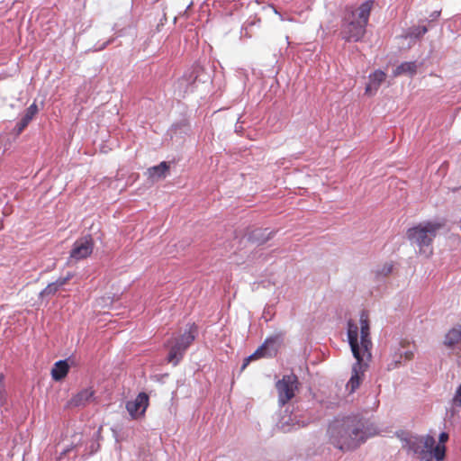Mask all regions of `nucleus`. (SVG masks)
<instances>
[{
    "mask_svg": "<svg viewBox=\"0 0 461 461\" xmlns=\"http://www.w3.org/2000/svg\"><path fill=\"white\" fill-rule=\"evenodd\" d=\"M360 327L352 321L348 322V340L356 359L352 366L351 376L347 383V390L352 393L360 385L366 371L372 358V341L370 339V328L368 316L362 312L359 319Z\"/></svg>",
    "mask_w": 461,
    "mask_h": 461,
    "instance_id": "obj_1",
    "label": "nucleus"
},
{
    "mask_svg": "<svg viewBox=\"0 0 461 461\" xmlns=\"http://www.w3.org/2000/svg\"><path fill=\"white\" fill-rule=\"evenodd\" d=\"M376 433L375 426L357 414L336 418L328 428L330 444L341 451L355 449Z\"/></svg>",
    "mask_w": 461,
    "mask_h": 461,
    "instance_id": "obj_2",
    "label": "nucleus"
},
{
    "mask_svg": "<svg viewBox=\"0 0 461 461\" xmlns=\"http://www.w3.org/2000/svg\"><path fill=\"white\" fill-rule=\"evenodd\" d=\"M373 1L367 0L357 11L348 13L341 24L340 35L348 42L360 41L366 34Z\"/></svg>",
    "mask_w": 461,
    "mask_h": 461,
    "instance_id": "obj_3",
    "label": "nucleus"
},
{
    "mask_svg": "<svg viewBox=\"0 0 461 461\" xmlns=\"http://www.w3.org/2000/svg\"><path fill=\"white\" fill-rule=\"evenodd\" d=\"M406 235L420 255L426 258L432 255V222L430 221L408 229Z\"/></svg>",
    "mask_w": 461,
    "mask_h": 461,
    "instance_id": "obj_4",
    "label": "nucleus"
},
{
    "mask_svg": "<svg viewBox=\"0 0 461 461\" xmlns=\"http://www.w3.org/2000/svg\"><path fill=\"white\" fill-rule=\"evenodd\" d=\"M197 333V327L193 323L188 324L182 334L171 338L167 344L169 348L167 361L176 366L183 358L185 350L195 339Z\"/></svg>",
    "mask_w": 461,
    "mask_h": 461,
    "instance_id": "obj_5",
    "label": "nucleus"
},
{
    "mask_svg": "<svg viewBox=\"0 0 461 461\" xmlns=\"http://www.w3.org/2000/svg\"><path fill=\"white\" fill-rule=\"evenodd\" d=\"M404 437H401L402 447L407 448L408 452H411L420 461H432V436L409 435L402 433Z\"/></svg>",
    "mask_w": 461,
    "mask_h": 461,
    "instance_id": "obj_6",
    "label": "nucleus"
},
{
    "mask_svg": "<svg viewBox=\"0 0 461 461\" xmlns=\"http://www.w3.org/2000/svg\"><path fill=\"white\" fill-rule=\"evenodd\" d=\"M298 385V378L293 373L284 375L281 379L276 381V389L277 391L278 404L280 406L285 405L295 396Z\"/></svg>",
    "mask_w": 461,
    "mask_h": 461,
    "instance_id": "obj_7",
    "label": "nucleus"
},
{
    "mask_svg": "<svg viewBox=\"0 0 461 461\" xmlns=\"http://www.w3.org/2000/svg\"><path fill=\"white\" fill-rule=\"evenodd\" d=\"M94 242L91 235L77 240L70 251V258L76 261L87 258L93 252Z\"/></svg>",
    "mask_w": 461,
    "mask_h": 461,
    "instance_id": "obj_8",
    "label": "nucleus"
},
{
    "mask_svg": "<svg viewBox=\"0 0 461 461\" xmlns=\"http://www.w3.org/2000/svg\"><path fill=\"white\" fill-rule=\"evenodd\" d=\"M282 341L281 335H274L265 339L264 343L254 352L260 357H273L276 355Z\"/></svg>",
    "mask_w": 461,
    "mask_h": 461,
    "instance_id": "obj_9",
    "label": "nucleus"
},
{
    "mask_svg": "<svg viewBox=\"0 0 461 461\" xmlns=\"http://www.w3.org/2000/svg\"><path fill=\"white\" fill-rule=\"evenodd\" d=\"M149 403V397L145 393H140L133 401L126 403V409L131 418H137L144 414Z\"/></svg>",
    "mask_w": 461,
    "mask_h": 461,
    "instance_id": "obj_10",
    "label": "nucleus"
},
{
    "mask_svg": "<svg viewBox=\"0 0 461 461\" xmlns=\"http://www.w3.org/2000/svg\"><path fill=\"white\" fill-rule=\"evenodd\" d=\"M95 399V391L89 388H84L75 394L68 402L72 407H85Z\"/></svg>",
    "mask_w": 461,
    "mask_h": 461,
    "instance_id": "obj_11",
    "label": "nucleus"
},
{
    "mask_svg": "<svg viewBox=\"0 0 461 461\" xmlns=\"http://www.w3.org/2000/svg\"><path fill=\"white\" fill-rule=\"evenodd\" d=\"M385 73L382 70H375L369 76V83L366 86V93L372 95L380 86L381 83L385 79Z\"/></svg>",
    "mask_w": 461,
    "mask_h": 461,
    "instance_id": "obj_12",
    "label": "nucleus"
},
{
    "mask_svg": "<svg viewBox=\"0 0 461 461\" xmlns=\"http://www.w3.org/2000/svg\"><path fill=\"white\" fill-rule=\"evenodd\" d=\"M296 415H284L279 420L277 426L284 431L288 432L292 429L300 428L301 425L296 421Z\"/></svg>",
    "mask_w": 461,
    "mask_h": 461,
    "instance_id": "obj_13",
    "label": "nucleus"
},
{
    "mask_svg": "<svg viewBox=\"0 0 461 461\" xmlns=\"http://www.w3.org/2000/svg\"><path fill=\"white\" fill-rule=\"evenodd\" d=\"M68 364L67 360H59L55 363L54 367L51 370V376L55 381L62 380L68 372Z\"/></svg>",
    "mask_w": 461,
    "mask_h": 461,
    "instance_id": "obj_14",
    "label": "nucleus"
},
{
    "mask_svg": "<svg viewBox=\"0 0 461 461\" xmlns=\"http://www.w3.org/2000/svg\"><path fill=\"white\" fill-rule=\"evenodd\" d=\"M417 64L414 61L402 62L399 66H397L393 71V77H399L401 75H409L412 76L416 73Z\"/></svg>",
    "mask_w": 461,
    "mask_h": 461,
    "instance_id": "obj_15",
    "label": "nucleus"
},
{
    "mask_svg": "<svg viewBox=\"0 0 461 461\" xmlns=\"http://www.w3.org/2000/svg\"><path fill=\"white\" fill-rule=\"evenodd\" d=\"M403 360L404 359L402 353V345L397 344L395 347L393 348V352L390 356V359L387 364V369L393 370L397 368Z\"/></svg>",
    "mask_w": 461,
    "mask_h": 461,
    "instance_id": "obj_16",
    "label": "nucleus"
},
{
    "mask_svg": "<svg viewBox=\"0 0 461 461\" xmlns=\"http://www.w3.org/2000/svg\"><path fill=\"white\" fill-rule=\"evenodd\" d=\"M461 340V325L456 326L448 330L445 336L444 344L453 347Z\"/></svg>",
    "mask_w": 461,
    "mask_h": 461,
    "instance_id": "obj_17",
    "label": "nucleus"
},
{
    "mask_svg": "<svg viewBox=\"0 0 461 461\" xmlns=\"http://www.w3.org/2000/svg\"><path fill=\"white\" fill-rule=\"evenodd\" d=\"M196 76H194L193 73L185 75L178 81V87L180 90L183 89L184 93L191 92L194 89L193 85L195 83Z\"/></svg>",
    "mask_w": 461,
    "mask_h": 461,
    "instance_id": "obj_18",
    "label": "nucleus"
},
{
    "mask_svg": "<svg viewBox=\"0 0 461 461\" xmlns=\"http://www.w3.org/2000/svg\"><path fill=\"white\" fill-rule=\"evenodd\" d=\"M168 170V165L163 161L158 166H154L148 169L149 176L151 178H160L165 176L166 172Z\"/></svg>",
    "mask_w": 461,
    "mask_h": 461,
    "instance_id": "obj_19",
    "label": "nucleus"
},
{
    "mask_svg": "<svg viewBox=\"0 0 461 461\" xmlns=\"http://www.w3.org/2000/svg\"><path fill=\"white\" fill-rule=\"evenodd\" d=\"M64 285V281H60L59 278H58L56 281L49 284L40 294L41 297L44 296H50L55 294L59 288H61Z\"/></svg>",
    "mask_w": 461,
    "mask_h": 461,
    "instance_id": "obj_20",
    "label": "nucleus"
},
{
    "mask_svg": "<svg viewBox=\"0 0 461 461\" xmlns=\"http://www.w3.org/2000/svg\"><path fill=\"white\" fill-rule=\"evenodd\" d=\"M428 32V28L425 25L417 26L408 31L405 35V39H409L410 41L418 40L420 37L424 35Z\"/></svg>",
    "mask_w": 461,
    "mask_h": 461,
    "instance_id": "obj_21",
    "label": "nucleus"
},
{
    "mask_svg": "<svg viewBox=\"0 0 461 461\" xmlns=\"http://www.w3.org/2000/svg\"><path fill=\"white\" fill-rule=\"evenodd\" d=\"M393 264L391 262H387V263L384 264L383 266L378 267L375 270V274L377 278H384V277L387 276L388 275H390L393 272Z\"/></svg>",
    "mask_w": 461,
    "mask_h": 461,
    "instance_id": "obj_22",
    "label": "nucleus"
},
{
    "mask_svg": "<svg viewBox=\"0 0 461 461\" xmlns=\"http://www.w3.org/2000/svg\"><path fill=\"white\" fill-rule=\"evenodd\" d=\"M446 456V446L443 443L434 442V460L442 461Z\"/></svg>",
    "mask_w": 461,
    "mask_h": 461,
    "instance_id": "obj_23",
    "label": "nucleus"
},
{
    "mask_svg": "<svg viewBox=\"0 0 461 461\" xmlns=\"http://www.w3.org/2000/svg\"><path fill=\"white\" fill-rule=\"evenodd\" d=\"M39 109L35 103L32 104L25 111L23 116L22 117L23 120L30 123V122L33 119V117L38 113Z\"/></svg>",
    "mask_w": 461,
    "mask_h": 461,
    "instance_id": "obj_24",
    "label": "nucleus"
},
{
    "mask_svg": "<svg viewBox=\"0 0 461 461\" xmlns=\"http://www.w3.org/2000/svg\"><path fill=\"white\" fill-rule=\"evenodd\" d=\"M7 402V392L5 389V377L0 374V408Z\"/></svg>",
    "mask_w": 461,
    "mask_h": 461,
    "instance_id": "obj_25",
    "label": "nucleus"
},
{
    "mask_svg": "<svg viewBox=\"0 0 461 461\" xmlns=\"http://www.w3.org/2000/svg\"><path fill=\"white\" fill-rule=\"evenodd\" d=\"M261 231L260 230H255L253 232V239H255L259 244H263L265 243L267 240H268L270 239V236L272 234V232H267V234L266 236H264L263 238H259L258 235Z\"/></svg>",
    "mask_w": 461,
    "mask_h": 461,
    "instance_id": "obj_26",
    "label": "nucleus"
},
{
    "mask_svg": "<svg viewBox=\"0 0 461 461\" xmlns=\"http://www.w3.org/2000/svg\"><path fill=\"white\" fill-rule=\"evenodd\" d=\"M453 404L455 406H457V407L461 406V384L456 388V391L455 395L453 397Z\"/></svg>",
    "mask_w": 461,
    "mask_h": 461,
    "instance_id": "obj_27",
    "label": "nucleus"
},
{
    "mask_svg": "<svg viewBox=\"0 0 461 461\" xmlns=\"http://www.w3.org/2000/svg\"><path fill=\"white\" fill-rule=\"evenodd\" d=\"M28 124L29 123L21 119L20 122H18L15 126V131H16L17 134H20Z\"/></svg>",
    "mask_w": 461,
    "mask_h": 461,
    "instance_id": "obj_28",
    "label": "nucleus"
},
{
    "mask_svg": "<svg viewBox=\"0 0 461 461\" xmlns=\"http://www.w3.org/2000/svg\"><path fill=\"white\" fill-rule=\"evenodd\" d=\"M448 438H449V436L447 432H441L438 435V442L446 444L447 442Z\"/></svg>",
    "mask_w": 461,
    "mask_h": 461,
    "instance_id": "obj_29",
    "label": "nucleus"
},
{
    "mask_svg": "<svg viewBox=\"0 0 461 461\" xmlns=\"http://www.w3.org/2000/svg\"><path fill=\"white\" fill-rule=\"evenodd\" d=\"M402 353L403 359H405V360L411 359L413 357V352L411 349L403 350L402 348Z\"/></svg>",
    "mask_w": 461,
    "mask_h": 461,
    "instance_id": "obj_30",
    "label": "nucleus"
},
{
    "mask_svg": "<svg viewBox=\"0 0 461 461\" xmlns=\"http://www.w3.org/2000/svg\"><path fill=\"white\" fill-rule=\"evenodd\" d=\"M253 358H260V357H258V355H254V353L250 356H249L245 360H244V363L241 366L242 369H244L249 363V361Z\"/></svg>",
    "mask_w": 461,
    "mask_h": 461,
    "instance_id": "obj_31",
    "label": "nucleus"
},
{
    "mask_svg": "<svg viewBox=\"0 0 461 461\" xmlns=\"http://www.w3.org/2000/svg\"><path fill=\"white\" fill-rule=\"evenodd\" d=\"M73 276H74V275L72 273L68 272L65 276L59 277V278L60 281H64V285H66L67 282L69 281Z\"/></svg>",
    "mask_w": 461,
    "mask_h": 461,
    "instance_id": "obj_32",
    "label": "nucleus"
},
{
    "mask_svg": "<svg viewBox=\"0 0 461 461\" xmlns=\"http://www.w3.org/2000/svg\"><path fill=\"white\" fill-rule=\"evenodd\" d=\"M109 42L110 41H106V42L103 43L100 47L95 48V50H104L109 44Z\"/></svg>",
    "mask_w": 461,
    "mask_h": 461,
    "instance_id": "obj_33",
    "label": "nucleus"
}]
</instances>
